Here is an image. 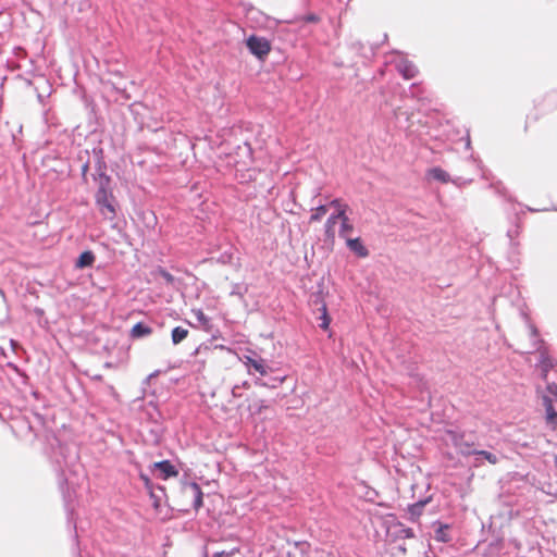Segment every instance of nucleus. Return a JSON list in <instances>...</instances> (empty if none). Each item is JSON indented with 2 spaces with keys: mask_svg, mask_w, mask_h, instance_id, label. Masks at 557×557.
I'll use <instances>...</instances> for the list:
<instances>
[{
  "mask_svg": "<svg viewBox=\"0 0 557 557\" xmlns=\"http://www.w3.org/2000/svg\"><path fill=\"white\" fill-rule=\"evenodd\" d=\"M109 176H103L100 181L99 188L95 195L96 205L100 213L106 220L112 221L116 216V210L113 205L114 196L109 188Z\"/></svg>",
  "mask_w": 557,
  "mask_h": 557,
  "instance_id": "f257e3e1",
  "label": "nucleus"
},
{
  "mask_svg": "<svg viewBox=\"0 0 557 557\" xmlns=\"http://www.w3.org/2000/svg\"><path fill=\"white\" fill-rule=\"evenodd\" d=\"M246 44L249 51L259 59H264L271 51L270 42L263 37L252 35Z\"/></svg>",
  "mask_w": 557,
  "mask_h": 557,
  "instance_id": "f03ea898",
  "label": "nucleus"
},
{
  "mask_svg": "<svg viewBox=\"0 0 557 557\" xmlns=\"http://www.w3.org/2000/svg\"><path fill=\"white\" fill-rule=\"evenodd\" d=\"M446 434L451 444L457 448L459 454L463 456H470L476 453V450L472 449L473 444L467 442L462 434H458L457 432L454 431H447Z\"/></svg>",
  "mask_w": 557,
  "mask_h": 557,
  "instance_id": "7ed1b4c3",
  "label": "nucleus"
},
{
  "mask_svg": "<svg viewBox=\"0 0 557 557\" xmlns=\"http://www.w3.org/2000/svg\"><path fill=\"white\" fill-rule=\"evenodd\" d=\"M244 363L248 368L249 373H251V369L258 372L261 376H265L270 372V367L261 357L255 358L251 356H245Z\"/></svg>",
  "mask_w": 557,
  "mask_h": 557,
  "instance_id": "20e7f679",
  "label": "nucleus"
},
{
  "mask_svg": "<svg viewBox=\"0 0 557 557\" xmlns=\"http://www.w3.org/2000/svg\"><path fill=\"white\" fill-rule=\"evenodd\" d=\"M183 495L193 499L191 507L198 510L202 506V491L197 483H189L183 487Z\"/></svg>",
  "mask_w": 557,
  "mask_h": 557,
  "instance_id": "39448f33",
  "label": "nucleus"
},
{
  "mask_svg": "<svg viewBox=\"0 0 557 557\" xmlns=\"http://www.w3.org/2000/svg\"><path fill=\"white\" fill-rule=\"evenodd\" d=\"M152 468L154 471L159 472V478L162 480L178 475L177 469L169 460L154 462Z\"/></svg>",
  "mask_w": 557,
  "mask_h": 557,
  "instance_id": "423d86ee",
  "label": "nucleus"
},
{
  "mask_svg": "<svg viewBox=\"0 0 557 557\" xmlns=\"http://www.w3.org/2000/svg\"><path fill=\"white\" fill-rule=\"evenodd\" d=\"M397 70L404 76L405 79H411L418 74L417 66L407 60L400 61L397 64Z\"/></svg>",
  "mask_w": 557,
  "mask_h": 557,
  "instance_id": "0eeeda50",
  "label": "nucleus"
},
{
  "mask_svg": "<svg viewBox=\"0 0 557 557\" xmlns=\"http://www.w3.org/2000/svg\"><path fill=\"white\" fill-rule=\"evenodd\" d=\"M346 244L348 248L355 252L360 258H366L369 255V250L364 247L361 239L358 238H347Z\"/></svg>",
  "mask_w": 557,
  "mask_h": 557,
  "instance_id": "6e6552de",
  "label": "nucleus"
},
{
  "mask_svg": "<svg viewBox=\"0 0 557 557\" xmlns=\"http://www.w3.org/2000/svg\"><path fill=\"white\" fill-rule=\"evenodd\" d=\"M543 400L546 410V423L555 430L557 426V411L555 410L550 398L544 397Z\"/></svg>",
  "mask_w": 557,
  "mask_h": 557,
  "instance_id": "1a4fd4ad",
  "label": "nucleus"
},
{
  "mask_svg": "<svg viewBox=\"0 0 557 557\" xmlns=\"http://www.w3.org/2000/svg\"><path fill=\"white\" fill-rule=\"evenodd\" d=\"M339 221V216H337L336 213H332L326 222H325V225H324V233H325V237L330 240H334L335 238V225L336 223Z\"/></svg>",
  "mask_w": 557,
  "mask_h": 557,
  "instance_id": "9d476101",
  "label": "nucleus"
},
{
  "mask_svg": "<svg viewBox=\"0 0 557 557\" xmlns=\"http://www.w3.org/2000/svg\"><path fill=\"white\" fill-rule=\"evenodd\" d=\"M338 216L341 222L339 236L347 239L354 232V225L351 224L347 214L341 213Z\"/></svg>",
  "mask_w": 557,
  "mask_h": 557,
  "instance_id": "9b49d317",
  "label": "nucleus"
},
{
  "mask_svg": "<svg viewBox=\"0 0 557 557\" xmlns=\"http://www.w3.org/2000/svg\"><path fill=\"white\" fill-rule=\"evenodd\" d=\"M152 334V329L141 322L136 323L129 332L132 338H141Z\"/></svg>",
  "mask_w": 557,
  "mask_h": 557,
  "instance_id": "f8f14e48",
  "label": "nucleus"
},
{
  "mask_svg": "<svg viewBox=\"0 0 557 557\" xmlns=\"http://www.w3.org/2000/svg\"><path fill=\"white\" fill-rule=\"evenodd\" d=\"M95 262V255L90 250H86L82 252L75 263L76 268L83 269L87 267H91Z\"/></svg>",
  "mask_w": 557,
  "mask_h": 557,
  "instance_id": "ddd939ff",
  "label": "nucleus"
},
{
  "mask_svg": "<svg viewBox=\"0 0 557 557\" xmlns=\"http://www.w3.org/2000/svg\"><path fill=\"white\" fill-rule=\"evenodd\" d=\"M189 332L187 329H184L182 326H176L172 330L171 337L174 345H177L182 343L184 339L187 338Z\"/></svg>",
  "mask_w": 557,
  "mask_h": 557,
  "instance_id": "4468645a",
  "label": "nucleus"
},
{
  "mask_svg": "<svg viewBox=\"0 0 557 557\" xmlns=\"http://www.w3.org/2000/svg\"><path fill=\"white\" fill-rule=\"evenodd\" d=\"M329 207L326 205H321L311 210V215L309 218V223L320 222L322 218L327 213Z\"/></svg>",
  "mask_w": 557,
  "mask_h": 557,
  "instance_id": "2eb2a0df",
  "label": "nucleus"
},
{
  "mask_svg": "<svg viewBox=\"0 0 557 557\" xmlns=\"http://www.w3.org/2000/svg\"><path fill=\"white\" fill-rule=\"evenodd\" d=\"M429 175L436 181L442 183H448L450 180L449 174L441 168H433L429 171Z\"/></svg>",
  "mask_w": 557,
  "mask_h": 557,
  "instance_id": "dca6fc26",
  "label": "nucleus"
},
{
  "mask_svg": "<svg viewBox=\"0 0 557 557\" xmlns=\"http://www.w3.org/2000/svg\"><path fill=\"white\" fill-rule=\"evenodd\" d=\"M448 530H449V527L447 524H440L435 531V536H434L435 540L438 542H443V543L449 542L450 536H449Z\"/></svg>",
  "mask_w": 557,
  "mask_h": 557,
  "instance_id": "f3484780",
  "label": "nucleus"
},
{
  "mask_svg": "<svg viewBox=\"0 0 557 557\" xmlns=\"http://www.w3.org/2000/svg\"><path fill=\"white\" fill-rule=\"evenodd\" d=\"M330 207L334 208L335 209V212L337 214V216L343 213V214H347V210H348V205L343 202L342 199H333L331 202H330Z\"/></svg>",
  "mask_w": 557,
  "mask_h": 557,
  "instance_id": "a211bd4d",
  "label": "nucleus"
},
{
  "mask_svg": "<svg viewBox=\"0 0 557 557\" xmlns=\"http://www.w3.org/2000/svg\"><path fill=\"white\" fill-rule=\"evenodd\" d=\"M320 311H321V315L319 317V319L321 320L320 327L323 330H327L329 325L331 323V318L327 313V308H326L325 304H322Z\"/></svg>",
  "mask_w": 557,
  "mask_h": 557,
  "instance_id": "6ab92c4d",
  "label": "nucleus"
},
{
  "mask_svg": "<svg viewBox=\"0 0 557 557\" xmlns=\"http://www.w3.org/2000/svg\"><path fill=\"white\" fill-rule=\"evenodd\" d=\"M542 369H543V376L546 377L547 372L554 368L555 363L554 360L547 356H543L542 361Z\"/></svg>",
  "mask_w": 557,
  "mask_h": 557,
  "instance_id": "aec40b11",
  "label": "nucleus"
},
{
  "mask_svg": "<svg viewBox=\"0 0 557 557\" xmlns=\"http://www.w3.org/2000/svg\"><path fill=\"white\" fill-rule=\"evenodd\" d=\"M193 313L201 325L208 326L209 319L201 309H194Z\"/></svg>",
  "mask_w": 557,
  "mask_h": 557,
  "instance_id": "412c9836",
  "label": "nucleus"
},
{
  "mask_svg": "<svg viewBox=\"0 0 557 557\" xmlns=\"http://www.w3.org/2000/svg\"><path fill=\"white\" fill-rule=\"evenodd\" d=\"M157 273H158L162 278H164V280H165V282H166L168 284H170V285H173V284H174V282H175L174 276H173L171 273H169L166 270H164V269H162V268H159V269H158V271H157Z\"/></svg>",
  "mask_w": 557,
  "mask_h": 557,
  "instance_id": "4be33fe9",
  "label": "nucleus"
},
{
  "mask_svg": "<svg viewBox=\"0 0 557 557\" xmlns=\"http://www.w3.org/2000/svg\"><path fill=\"white\" fill-rule=\"evenodd\" d=\"M475 454L483 456L491 465H496L498 462L497 457L490 451L476 450Z\"/></svg>",
  "mask_w": 557,
  "mask_h": 557,
  "instance_id": "5701e85b",
  "label": "nucleus"
},
{
  "mask_svg": "<svg viewBox=\"0 0 557 557\" xmlns=\"http://www.w3.org/2000/svg\"><path fill=\"white\" fill-rule=\"evenodd\" d=\"M237 555H239V549L235 547L231 550L218 552L213 555V557H235Z\"/></svg>",
  "mask_w": 557,
  "mask_h": 557,
  "instance_id": "b1692460",
  "label": "nucleus"
},
{
  "mask_svg": "<svg viewBox=\"0 0 557 557\" xmlns=\"http://www.w3.org/2000/svg\"><path fill=\"white\" fill-rule=\"evenodd\" d=\"M425 505V502H418L413 505H411L409 507V511L412 513V515H420L421 513V510L422 508L424 507Z\"/></svg>",
  "mask_w": 557,
  "mask_h": 557,
  "instance_id": "393cba45",
  "label": "nucleus"
},
{
  "mask_svg": "<svg viewBox=\"0 0 557 557\" xmlns=\"http://www.w3.org/2000/svg\"><path fill=\"white\" fill-rule=\"evenodd\" d=\"M139 476H140V479L144 481V483H145V485H146V486H149V485H150V480H149V478H148L146 474L140 473V475H139Z\"/></svg>",
  "mask_w": 557,
  "mask_h": 557,
  "instance_id": "a878e982",
  "label": "nucleus"
},
{
  "mask_svg": "<svg viewBox=\"0 0 557 557\" xmlns=\"http://www.w3.org/2000/svg\"><path fill=\"white\" fill-rule=\"evenodd\" d=\"M307 21H309V22H317L318 18L314 15H310V16L307 17Z\"/></svg>",
  "mask_w": 557,
  "mask_h": 557,
  "instance_id": "bb28decb",
  "label": "nucleus"
},
{
  "mask_svg": "<svg viewBox=\"0 0 557 557\" xmlns=\"http://www.w3.org/2000/svg\"><path fill=\"white\" fill-rule=\"evenodd\" d=\"M262 405L259 406L257 413L261 412Z\"/></svg>",
  "mask_w": 557,
  "mask_h": 557,
  "instance_id": "cd10ccee",
  "label": "nucleus"
}]
</instances>
